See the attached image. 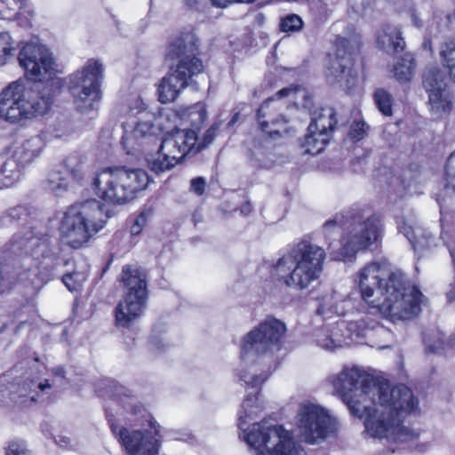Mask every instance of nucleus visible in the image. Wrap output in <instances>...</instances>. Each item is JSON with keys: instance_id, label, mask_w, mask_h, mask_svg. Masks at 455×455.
I'll return each mask as SVG.
<instances>
[{"instance_id": "5fc2aeb1", "label": "nucleus", "mask_w": 455, "mask_h": 455, "mask_svg": "<svg viewBox=\"0 0 455 455\" xmlns=\"http://www.w3.org/2000/svg\"><path fill=\"white\" fill-rule=\"evenodd\" d=\"M251 211H252V206H251V203H250V202H246V203H244V204L241 206V208H240V212H241V213H242V214H243V215H245V216H246V215H249V214L251 212Z\"/></svg>"}, {"instance_id": "4d7b16f0", "label": "nucleus", "mask_w": 455, "mask_h": 455, "mask_svg": "<svg viewBox=\"0 0 455 455\" xmlns=\"http://www.w3.org/2000/svg\"><path fill=\"white\" fill-rule=\"evenodd\" d=\"M52 373L55 376L60 377L62 379L65 377V371H64L63 368H61V367H58V368L53 369L52 370Z\"/></svg>"}, {"instance_id": "a19ab883", "label": "nucleus", "mask_w": 455, "mask_h": 455, "mask_svg": "<svg viewBox=\"0 0 455 455\" xmlns=\"http://www.w3.org/2000/svg\"><path fill=\"white\" fill-rule=\"evenodd\" d=\"M5 455H31L27 443L22 440L12 441L5 449Z\"/></svg>"}, {"instance_id": "8fccbe9b", "label": "nucleus", "mask_w": 455, "mask_h": 455, "mask_svg": "<svg viewBox=\"0 0 455 455\" xmlns=\"http://www.w3.org/2000/svg\"><path fill=\"white\" fill-rule=\"evenodd\" d=\"M299 92H303L301 90H299L298 87H287V88H283V89L278 91L275 94V97L280 99L283 97H287L291 94H297Z\"/></svg>"}, {"instance_id": "6ab92c4d", "label": "nucleus", "mask_w": 455, "mask_h": 455, "mask_svg": "<svg viewBox=\"0 0 455 455\" xmlns=\"http://www.w3.org/2000/svg\"><path fill=\"white\" fill-rule=\"evenodd\" d=\"M196 144V132L192 129L178 130L168 135L161 143L160 148L164 152L171 161L177 164L188 154H196L198 148Z\"/></svg>"}, {"instance_id": "bf43d9fd", "label": "nucleus", "mask_w": 455, "mask_h": 455, "mask_svg": "<svg viewBox=\"0 0 455 455\" xmlns=\"http://www.w3.org/2000/svg\"><path fill=\"white\" fill-rule=\"evenodd\" d=\"M68 443V438H67V437H60V441H58V443L60 446H67Z\"/></svg>"}, {"instance_id": "c756f323", "label": "nucleus", "mask_w": 455, "mask_h": 455, "mask_svg": "<svg viewBox=\"0 0 455 455\" xmlns=\"http://www.w3.org/2000/svg\"><path fill=\"white\" fill-rule=\"evenodd\" d=\"M44 185L46 189L56 195H60L69 187L68 176L60 165H57L49 172Z\"/></svg>"}, {"instance_id": "cd10ccee", "label": "nucleus", "mask_w": 455, "mask_h": 455, "mask_svg": "<svg viewBox=\"0 0 455 455\" xmlns=\"http://www.w3.org/2000/svg\"><path fill=\"white\" fill-rule=\"evenodd\" d=\"M336 123L334 110L331 108H324L314 113L307 130L310 132H316L318 131L328 132L333 129Z\"/></svg>"}, {"instance_id": "de8ad7c7", "label": "nucleus", "mask_w": 455, "mask_h": 455, "mask_svg": "<svg viewBox=\"0 0 455 455\" xmlns=\"http://www.w3.org/2000/svg\"><path fill=\"white\" fill-rule=\"evenodd\" d=\"M365 126L363 122H355L350 127V137L355 140H361L366 133Z\"/></svg>"}, {"instance_id": "13d9d810", "label": "nucleus", "mask_w": 455, "mask_h": 455, "mask_svg": "<svg viewBox=\"0 0 455 455\" xmlns=\"http://www.w3.org/2000/svg\"><path fill=\"white\" fill-rule=\"evenodd\" d=\"M411 20H412L413 24H414L416 27H418V28L421 27V25H422V24H421V21H420V20L418 18V16L416 15V13H414V12H413V13H411Z\"/></svg>"}, {"instance_id": "2f4dec72", "label": "nucleus", "mask_w": 455, "mask_h": 455, "mask_svg": "<svg viewBox=\"0 0 455 455\" xmlns=\"http://www.w3.org/2000/svg\"><path fill=\"white\" fill-rule=\"evenodd\" d=\"M88 276V266L82 262L76 266V268L62 276V282L66 287L71 291H78Z\"/></svg>"}, {"instance_id": "ddd939ff", "label": "nucleus", "mask_w": 455, "mask_h": 455, "mask_svg": "<svg viewBox=\"0 0 455 455\" xmlns=\"http://www.w3.org/2000/svg\"><path fill=\"white\" fill-rule=\"evenodd\" d=\"M245 442L257 455H307L289 431L266 419L253 425L245 435Z\"/></svg>"}, {"instance_id": "f704fd0d", "label": "nucleus", "mask_w": 455, "mask_h": 455, "mask_svg": "<svg viewBox=\"0 0 455 455\" xmlns=\"http://www.w3.org/2000/svg\"><path fill=\"white\" fill-rule=\"evenodd\" d=\"M414 69V62L411 55L406 54L394 66V75L401 82H408L411 79Z\"/></svg>"}, {"instance_id": "7ed1b4c3", "label": "nucleus", "mask_w": 455, "mask_h": 455, "mask_svg": "<svg viewBox=\"0 0 455 455\" xmlns=\"http://www.w3.org/2000/svg\"><path fill=\"white\" fill-rule=\"evenodd\" d=\"M418 405V400L408 387H391L388 383L375 397L368 400V408L361 418L364 419L365 432L372 438L390 443H406L417 440L419 432L404 426L403 421Z\"/></svg>"}, {"instance_id": "9d476101", "label": "nucleus", "mask_w": 455, "mask_h": 455, "mask_svg": "<svg viewBox=\"0 0 455 455\" xmlns=\"http://www.w3.org/2000/svg\"><path fill=\"white\" fill-rule=\"evenodd\" d=\"M108 219L100 201L76 203L63 213L59 228L60 238L67 245L79 249L103 228Z\"/></svg>"}, {"instance_id": "6e6d98bb", "label": "nucleus", "mask_w": 455, "mask_h": 455, "mask_svg": "<svg viewBox=\"0 0 455 455\" xmlns=\"http://www.w3.org/2000/svg\"><path fill=\"white\" fill-rule=\"evenodd\" d=\"M443 347V340L440 339L437 343L435 344H427V348L431 352H436L439 348Z\"/></svg>"}, {"instance_id": "ea45409f", "label": "nucleus", "mask_w": 455, "mask_h": 455, "mask_svg": "<svg viewBox=\"0 0 455 455\" xmlns=\"http://www.w3.org/2000/svg\"><path fill=\"white\" fill-rule=\"evenodd\" d=\"M188 116L191 124L197 128L207 119L205 107L202 103H197L189 108Z\"/></svg>"}, {"instance_id": "1a4fd4ad", "label": "nucleus", "mask_w": 455, "mask_h": 455, "mask_svg": "<svg viewBox=\"0 0 455 455\" xmlns=\"http://www.w3.org/2000/svg\"><path fill=\"white\" fill-rule=\"evenodd\" d=\"M327 382L346 403L350 413L358 418H362L363 411L368 408V400L375 397L388 384L387 380L376 379L356 366H344L339 372L330 375Z\"/></svg>"}, {"instance_id": "39448f33", "label": "nucleus", "mask_w": 455, "mask_h": 455, "mask_svg": "<svg viewBox=\"0 0 455 455\" xmlns=\"http://www.w3.org/2000/svg\"><path fill=\"white\" fill-rule=\"evenodd\" d=\"M113 396L118 400L124 409L133 414L142 413L140 423L143 429H131L123 426L111 424V431L120 444L125 449L127 455H158L161 442L157 438L160 426L150 413L139 403L137 398L124 386L115 385Z\"/></svg>"}, {"instance_id": "c9c22d12", "label": "nucleus", "mask_w": 455, "mask_h": 455, "mask_svg": "<svg viewBox=\"0 0 455 455\" xmlns=\"http://www.w3.org/2000/svg\"><path fill=\"white\" fill-rule=\"evenodd\" d=\"M165 155L159 148L156 155L148 160L150 169L156 173L166 172L177 164L175 161H171V157Z\"/></svg>"}, {"instance_id": "052dcab7", "label": "nucleus", "mask_w": 455, "mask_h": 455, "mask_svg": "<svg viewBox=\"0 0 455 455\" xmlns=\"http://www.w3.org/2000/svg\"><path fill=\"white\" fill-rule=\"evenodd\" d=\"M449 189H451L452 191L455 192V182L453 183V186H450Z\"/></svg>"}, {"instance_id": "f257e3e1", "label": "nucleus", "mask_w": 455, "mask_h": 455, "mask_svg": "<svg viewBox=\"0 0 455 455\" xmlns=\"http://www.w3.org/2000/svg\"><path fill=\"white\" fill-rule=\"evenodd\" d=\"M286 331L285 324L274 317H267L245 334L241 344L242 368L239 378L245 387L251 391L246 395L238 411V427L242 437L252 429L246 427L250 420L254 419L263 411V403L259 400V387L271 375L273 370L267 364L270 355L280 349V344Z\"/></svg>"}, {"instance_id": "4468645a", "label": "nucleus", "mask_w": 455, "mask_h": 455, "mask_svg": "<svg viewBox=\"0 0 455 455\" xmlns=\"http://www.w3.org/2000/svg\"><path fill=\"white\" fill-rule=\"evenodd\" d=\"M297 418L300 435L307 443L315 444L334 437L340 429L338 418L318 403L307 402L300 404Z\"/></svg>"}, {"instance_id": "c03bdc74", "label": "nucleus", "mask_w": 455, "mask_h": 455, "mask_svg": "<svg viewBox=\"0 0 455 455\" xmlns=\"http://www.w3.org/2000/svg\"><path fill=\"white\" fill-rule=\"evenodd\" d=\"M219 128L218 124L212 125L204 133V139L202 141H198V137L196 136V148H198V152L202 150L203 148H206L208 145H210L216 135V132Z\"/></svg>"}, {"instance_id": "c85d7f7f", "label": "nucleus", "mask_w": 455, "mask_h": 455, "mask_svg": "<svg viewBox=\"0 0 455 455\" xmlns=\"http://www.w3.org/2000/svg\"><path fill=\"white\" fill-rule=\"evenodd\" d=\"M153 125L149 122H139L131 133H126L123 140L124 144L134 148L142 145L143 140L153 138Z\"/></svg>"}, {"instance_id": "412c9836", "label": "nucleus", "mask_w": 455, "mask_h": 455, "mask_svg": "<svg viewBox=\"0 0 455 455\" xmlns=\"http://www.w3.org/2000/svg\"><path fill=\"white\" fill-rule=\"evenodd\" d=\"M358 322L341 323L335 331L321 330L315 333V341L318 346L326 350L348 346L361 336Z\"/></svg>"}, {"instance_id": "0eeeda50", "label": "nucleus", "mask_w": 455, "mask_h": 455, "mask_svg": "<svg viewBox=\"0 0 455 455\" xmlns=\"http://www.w3.org/2000/svg\"><path fill=\"white\" fill-rule=\"evenodd\" d=\"M324 259L321 246L303 240L277 260L275 275L286 286L302 291L319 278Z\"/></svg>"}, {"instance_id": "dca6fc26", "label": "nucleus", "mask_w": 455, "mask_h": 455, "mask_svg": "<svg viewBox=\"0 0 455 455\" xmlns=\"http://www.w3.org/2000/svg\"><path fill=\"white\" fill-rule=\"evenodd\" d=\"M360 40L356 36L351 38L339 37L336 40V52L329 55L326 76L331 84H339L347 92L350 93L357 86L358 77L354 70V56L360 50Z\"/></svg>"}, {"instance_id": "a18cd8bd", "label": "nucleus", "mask_w": 455, "mask_h": 455, "mask_svg": "<svg viewBox=\"0 0 455 455\" xmlns=\"http://www.w3.org/2000/svg\"><path fill=\"white\" fill-rule=\"evenodd\" d=\"M71 132L72 128L70 123L67 119L63 118L61 120H59L57 124L54 125L52 133L54 137L61 138L70 134Z\"/></svg>"}, {"instance_id": "72a5a7b5", "label": "nucleus", "mask_w": 455, "mask_h": 455, "mask_svg": "<svg viewBox=\"0 0 455 455\" xmlns=\"http://www.w3.org/2000/svg\"><path fill=\"white\" fill-rule=\"evenodd\" d=\"M439 54L443 65L455 80V37L446 40L441 44Z\"/></svg>"}, {"instance_id": "603ef678", "label": "nucleus", "mask_w": 455, "mask_h": 455, "mask_svg": "<svg viewBox=\"0 0 455 455\" xmlns=\"http://www.w3.org/2000/svg\"><path fill=\"white\" fill-rule=\"evenodd\" d=\"M211 1H212V5L220 7V8H225L232 3H240V2H243L244 0H211Z\"/></svg>"}, {"instance_id": "4be33fe9", "label": "nucleus", "mask_w": 455, "mask_h": 455, "mask_svg": "<svg viewBox=\"0 0 455 455\" xmlns=\"http://www.w3.org/2000/svg\"><path fill=\"white\" fill-rule=\"evenodd\" d=\"M283 107V104L277 102L273 97L264 101L258 109L257 117L260 129L271 137L288 132L286 127L288 121L278 113Z\"/></svg>"}, {"instance_id": "9b49d317", "label": "nucleus", "mask_w": 455, "mask_h": 455, "mask_svg": "<svg viewBox=\"0 0 455 455\" xmlns=\"http://www.w3.org/2000/svg\"><path fill=\"white\" fill-rule=\"evenodd\" d=\"M148 183L149 177L146 171L124 166L105 168L93 180L98 196L115 205L130 203Z\"/></svg>"}, {"instance_id": "58836bf2", "label": "nucleus", "mask_w": 455, "mask_h": 455, "mask_svg": "<svg viewBox=\"0 0 455 455\" xmlns=\"http://www.w3.org/2000/svg\"><path fill=\"white\" fill-rule=\"evenodd\" d=\"M12 38L8 33H0V66L6 63L8 58L14 55Z\"/></svg>"}, {"instance_id": "7c9ffc66", "label": "nucleus", "mask_w": 455, "mask_h": 455, "mask_svg": "<svg viewBox=\"0 0 455 455\" xmlns=\"http://www.w3.org/2000/svg\"><path fill=\"white\" fill-rule=\"evenodd\" d=\"M51 385L47 379L36 381L35 379L24 380L18 388V395L20 398H28L30 402H36L38 398L39 391L44 392L49 389Z\"/></svg>"}, {"instance_id": "393cba45", "label": "nucleus", "mask_w": 455, "mask_h": 455, "mask_svg": "<svg viewBox=\"0 0 455 455\" xmlns=\"http://www.w3.org/2000/svg\"><path fill=\"white\" fill-rule=\"evenodd\" d=\"M378 45L387 52H398L404 47L400 28L392 25H385L378 34Z\"/></svg>"}, {"instance_id": "bb28decb", "label": "nucleus", "mask_w": 455, "mask_h": 455, "mask_svg": "<svg viewBox=\"0 0 455 455\" xmlns=\"http://www.w3.org/2000/svg\"><path fill=\"white\" fill-rule=\"evenodd\" d=\"M24 168L12 156L0 166V189L8 188L19 182Z\"/></svg>"}, {"instance_id": "37998d69", "label": "nucleus", "mask_w": 455, "mask_h": 455, "mask_svg": "<svg viewBox=\"0 0 455 455\" xmlns=\"http://www.w3.org/2000/svg\"><path fill=\"white\" fill-rule=\"evenodd\" d=\"M149 213L147 212H141L133 220L132 225L130 228V233L132 235H138L141 233L144 227L148 223Z\"/></svg>"}, {"instance_id": "473e14b6", "label": "nucleus", "mask_w": 455, "mask_h": 455, "mask_svg": "<svg viewBox=\"0 0 455 455\" xmlns=\"http://www.w3.org/2000/svg\"><path fill=\"white\" fill-rule=\"evenodd\" d=\"M329 133L323 132H310L307 130V134L305 138L304 147L307 154L316 155L321 153L325 145L329 142Z\"/></svg>"}, {"instance_id": "f8f14e48", "label": "nucleus", "mask_w": 455, "mask_h": 455, "mask_svg": "<svg viewBox=\"0 0 455 455\" xmlns=\"http://www.w3.org/2000/svg\"><path fill=\"white\" fill-rule=\"evenodd\" d=\"M121 281L125 287V293L116 308V322L118 326L129 327L142 315L146 307V270L135 265H125L122 269Z\"/></svg>"}, {"instance_id": "a211bd4d", "label": "nucleus", "mask_w": 455, "mask_h": 455, "mask_svg": "<svg viewBox=\"0 0 455 455\" xmlns=\"http://www.w3.org/2000/svg\"><path fill=\"white\" fill-rule=\"evenodd\" d=\"M423 85L428 93V106L432 117L441 119L447 116L452 109L453 101L446 88L443 72L438 68L426 70Z\"/></svg>"}, {"instance_id": "f03ea898", "label": "nucleus", "mask_w": 455, "mask_h": 455, "mask_svg": "<svg viewBox=\"0 0 455 455\" xmlns=\"http://www.w3.org/2000/svg\"><path fill=\"white\" fill-rule=\"evenodd\" d=\"M357 283L363 299L393 323L411 320L420 311L422 293L384 263L366 265L358 273Z\"/></svg>"}, {"instance_id": "aec40b11", "label": "nucleus", "mask_w": 455, "mask_h": 455, "mask_svg": "<svg viewBox=\"0 0 455 455\" xmlns=\"http://www.w3.org/2000/svg\"><path fill=\"white\" fill-rule=\"evenodd\" d=\"M32 228L31 227L28 230L16 234L6 244L7 250L14 254L24 251L37 260L48 257L50 248L47 239L39 233L35 235Z\"/></svg>"}, {"instance_id": "864d4df0", "label": "nucleus", "mask_w": 455, "mask_h": 455, "mask_svg": "<svg viewBox=\"0 0 455 455\" xmlns=\"http://www.w3.org/2000/svg\"><path fill=\"white\" fill-rule=\"evenodd\" d=\"M204 0H185V4L190 9H198Z\"/></svg>"}, {"instance_id": "b1692460", "label": "nucleus", "mask_w": 455, "mask_h": 455, "mask_svg": "<svg viewBox=\"0 0 455 455\" xmlns=\"http://www.w3.org/2000/svg\"><path fill=\"white\" fill-rule=\"evenodd\" d=\"M398 230L408 239L414 251L428 248L433 243L432 235L419 225H412L403 220L398 225Z\"/></svg>"}, {"instance_id": "79ce46f5", "label": "nucleus", "mask_w": 455, "mask_h": 455, "mask_svg": "<svg viewBox=\"0 0 455 455\" xmlns=\"http://www.w3.org/2000/svg\"><path fill=\"white\" fill-rule=\"evenodd\" d=\"M445 189L449 190L450 186L455 183V151L451 154L445 166Z\"/></svg>"}, {"instance_id": "f3484780", "label": "nucleus", "mask_w": 455, "mask_h": 455, "mask_svg": "<svg viewBox=\"0 0 455 455\" xmlns=\"http://www.w3.org/2000/svg\"><path fill=\"white\" fill-rule=\"evenodd\" d=\"M18 60L27 77L35 82L49 79L54 74V60L48 48L38 43H26Z\"/></svg>"}, {"instance_id": "49530a36", "label": "nucleus", "mask_w": 455, "mask_h": 455, "mask_svg": "<svg viewBox=\"0 0 455 455\" xmlns=\"http://www.w3.org/2000/svg\"><path fill=\"white\" fill-rule=\"evenodd\" d=\"M9 210L10 215L14 222L25 220L30 213L29 208L26 205H18Z\"/></svg>"}, {"instance_id": "423d86ee", "label": "nucleus", "mask_w": 455, "mask_h": 455, "mask_svg": "<svg viewBox=\"0 0 455 455\" xmlns=\"http://www.w3.org/2000/svg\"><path fill=\"white\" fill-rule=\"evenodd\" d=\"M198 39L192 33H186L174 39L168 49V56L178 59L158 86V100L162 103L174 101L180 92L193 82V77L204 71L198 55Z\"/></svg>"}, {"instance_id": "20e7f679", "label": "nucleus", "mask_w": 455, "mask_h": 455, "mask_svg": "<svg viewBox=\"0 0 455 455\" xmlns=\"http://www.w3.org/2000/svg\"><path fill=\"white\" fill-rule=\"evenodd\" d=\"M54 96L52 83L26 88L13 82L0 93V118L12 124L25 125L28 121L45 115Z\"/></svg>"}, {"instance_id": "2eb2a0df", "label": "nucleus", "mask_w": 455, "mask_h": 455, "mask_svg": "<svg viewBox=\"0 0 455 455\" xmlns=\"http://www.w3.org/2000/svg\"><path fill=\"white\" fill-rule=\"evenodd\" d=\"M102 64L91 59L84 66L69 76V90L76 108L81 113L92 110L101 98Z\"/></svg>"}, {"instance_id": "a878e982", "label": "nucleus", "mask_w": 455, "mask_h": 455, "mask_svg": "<svg viewBox=\"0 0 455 455\" xmlns=\"http://www.w3.org/2000/svg\"><path fill=\"white\" fill-rule=\"evenodd\" d=\"M59 165L68 176L76 182H81L86 176L85 157L80 154L68 155Z\"/></svg>"}, {"instance_id": "09e8293b", "label": "nucleus", "mask_w": 455, "mask_h": 455, "mask_svg": "<svg viewBox=\"0 0 455 455\" xmlns=\"http://www.w3.org/2000/svg\"><path fill=\"white\" fill-rule=\"evenodd\" d=\"M206 187V180L203 177H196L190 181V190L198 196L204 193Z\"/></svg>"}, {"instance_id": "4c0bfd02", "label": "nucleus", "mask_w": 455, "mask_h": 455, "mask_svg": "<svg viewBox=\"0 0 455 455\" xmlns=\"http://www.w3.org/2000/svg\"><path fill=\"white\" fill-rule=\"evenodd\" d=\"M303 21L297 14H289L281 20L280 28L283 32L293 33L301 30Z\"/></svg>"}, {"instance_id": "6e6552de", "label": "nucleus", "mask_w": 455, "mask_h": 455, "mask_svg": "<svg viewBox=\"0 0 455 455\" xmlns=\"http://www.w3.org/2000/svg\"><path fill=\"white\" fill-rule=\"evenodd\" d=\"M323 228L326 235L342 229L341 255L344 257L370 248L379 241L383 233V223L379 217L363 218L361 212L353 211L336 214Z\"/></svg>"}, {"instance_id": "e433bc0d", "label": "nucleus", "mask_w": 455, "mask_h": 455, "mask_svg": "<svg viewBox=\"0 0 455 455\" xmlns=\"http://www.w3.org/2000/svg\"><path fill=\"white\" fill-rule=\"evenodd\" d=\"M374 101L379 111L385 116H391L392 104L390 94L383 89H379L374 93Z\"/></svg>"}, {"instance_id": "3c124183", "label": "nucleus", "mask_w": 455, "mask_h": 455, "mask_svg": "<svg viewBox=\"0 0 455 455\" xmlns=\"http://www.w3.org/2000/svg\"><path fill=\"white\" fill-rule=\"evenodd\" d=\"M14 221H12V219L10 215V210L3 212L0 215V228H5L9 225L12 224Z\"/></svg>"}, {"instance_id": "5701e85b", "label": "nucleus", "mask_w": 455, "mask_h": 455, "mask_svg": "<svg viewBox=\"0 0 455 455\" xmlns=\"http://www.w3.org/2000/svg\"><path fill=\"white\" fill-rule=\"evenodd\" d=\"M44 146L43 138L36 135L18 142L11 156L25 169L41 156Z\"/></svg>"}]
</instances>
